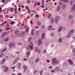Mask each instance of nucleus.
Listing matches in <instances>:
<instances>
[{
	"instance_id": "17",
	"label": "nucleus",
	"mask_w": 75,
	"mask_h": 75,
	"mask_svg": "<svg viewBox=\"0 0 75 75\" xmlns=\"http://www.w3.org/2000/svg\"><path fill=\"white\" fill-rule=\"evenodd\" d=\"M55 69L57 71V72H58V71H59V67H57L55 68Z\"/></svg>"
},
{
	"instance_id": "55",
	"label": "nucleus",
	"mask_w": 75,
	"mask_h": 75,
	"mask_svg": "<svg viewBox=\"0 0 75 75\" xmlns=\"http://www.w3.org/2000/svg\"><path fill=\"white\" fill-rule=\"evenodd\" d=\"M34 34V32H31L32 35H33Z\"/></svg>"
},
{
	"instance_id": "56",
	"label": "nucleus",
	"mask_w": 75,
	"mask_h": 75,
	"mask_svg": "<svg viewBox=\"0 0 75 75\" xmlns=\"http://www.w3.org/2000/svg\"><path fill=\"white\" fill-rule=\"evenodd\" d=\"M16 54H20V52L18 51H17L16 52Z\"/></svg>"
},
{
	"instance_id": "22",
	"label": "nucleus",
	"mask_w": 75,
	"mask_h": 75,
	"mask_svg": "<svg viewBox=\"0 0 75 75\" xmlns=\"http://www.w3.org/2000/svg\"><path fill=\"white\" fill-rule=\"evenodd\" d=\"M60 9H61V6H59L57 7V10L58 11H59L60 10Z\"/></svg>"
},
{
	"instance_id": "37",
	"label": "nucleus",
	"mask_w": 75,
	"mask_h": 75,
	"mask_svg": "<svg viewBox=\"0 0 75 75\" xmlns=\"http://www.w3.org/2000/svg\"><path fill=\"white\" fill-rule=\"evenodd\" d=\"M43 72V70H42L40 71V75H42V74Z\"/></svg>"
},
{
	"instance_id": "35",
	"label": "nucleus",
	"mask_w": 75,
	"mask_h": 75,
	"mask_svg": "<svg viewBox=\"0 0 75 75\" xmlns=\"http://www.w3.org/2000/svg\"><path fill=\"white\" fill-rule=\"evenodd\" d=\"M62 7L63 8H65V7H66V5H65V4L63 5H62Z\"/></svg>"
},
{
	"instance_id": "63",
	"label": "nucleus",
	"mask_w": 75,
	"mask_h": 75,
	"mask_svg": "<svg viewBox=\"0 0 75 75\" xmlns=\"http://www.w3.org/2000/svg\"><path fill=\"white\" fill-rule=\"evenodd\" d=\"M37 1H36L35 3V5L37 6Z\"/></svg>"
},
{
	"instance_id": "36",
	"label": "nucleus",
	"mask_w": 75,
	"mask_h": 75,
	"mask_svg": "<svg viewBox=\"0 0 75 75\" xmlns=\"http://www.w3.org/2000/svg\"><path fill=\"white\" fill-rule=\"evenodd\" d=\"M4 41H8V38H7L6 39H4Z\"/></svg>"
},
{
	"instance_id": "33",
	"label": "nucleus",
	"mask_w": 75,
	"mask_h": 75,
	"mask_svg": "<svg viewBox=\"0 0 75 75\" xmlns=\"http://www.w3.org/2000/svg\"><path fill=\"white\" fill-rule=\"evenodd\" d=\"M19 33V31L18 30H16L15 31V34L16 35L18 34Z\"/></svg>"
},
{
	"instance_id": "1",
	"label": "nucleus",
	"mask_w": 75,
	"mask_h": 75,
	"mask_svg": "<svg viewBox=\"0 0 75 75\" xmlns=\"http://www.w3.org/2000/svg\"><path fill=\"white\" fill-rule=\"evenodd\" d=\"M59 63V61L57 60V58H54L52 59V65H57Z\"/></svg>"
},
{
	"instance_id": "42",
	"label": "nucleus",
	"mask_w": 75,
	"mask_h": 75,
	"mask_svg": "<svg viewBox=\"0 0 75 75\" xmlns=\"http://www.w3.org/2000/svg\"><path fill=\"white\" fill-rule=\"evenodd\" d=\"M17 62L16 60H15L13 62V64H15L17 63Z\"/></svg>"
},
{
	"instance_id": "27",
	"label": "nucleus",
	"mask_w": 75,
	"mask_h": 75,
	"mask_svg": "<svg viewBox=\"0 0 75 75\" xmlns=\"http://www.w3.org/2000/svg\"><path fill=\"white\" fill-rule=\"evenodd\" d=\"M54 33H51L50 35L51 36V37H54Z\"/></svg>"
},
{
	"instance_id": "47",
	"label": "nucleus",
	"mask_w": 75,
	"mask_h": 75,
	"mask_svg": "<svg viewBox=\"0 0 75 75\" xmlns=\"http://www.w3.org/2000/svg\"><path fill=\"white\" fill-rule=\"evenodd\" d=\"M26 8V9H27V10H29V7H28V6H26L25 7Z\"/></svg>"
},
{
	"instance_id": "53",
	"label": "nucleus",
	"mask_w": 75,
	"mask_h": 75,
	"mask_svg": "<svg viewBox=\"0 0 75 75\" xmlns=\"http://www.w3.org/2000/svg\"><path fill=\"white\" fill-rule=\"evenodd\" d=\"M46 61H47V63H49V62H50V60H46Z\"/></svg>"
},
{
	"instance_id": "38",
	"label": "nucleus",
	"mask_w": 75,
	"mask_h": 75,
	"mask_svg": "<svg viewBox=\"0 0 75 75\" xmlns=\"http://www.w3.org/2000/svg\"><path fill=\"white\" fill-rule=\"evenodd\" d=\"M72 10H75V4L74 5V7H72Z\"/></svg>"
},
{
	"instance_id": "23",
	"label": "nucleus",
	"mask_w": 75,
	"mask_h": 75,
	"mask_svg": "<svg viewBox=\"0 0 75 75\" xmlns=\"http://www.w3.org/2000/svg\"><path fill=\"white\" fill-rule=\"evenodd\" d=\"M17 66L18 68H20V67H21V63H19L17 64Z\"/></svg>"
},
{
	"instance_id": "2",
	"label": "nucleus",
	"mask_w": 75,
	"mask_h": 75,
	"mask_svg": "<svg viewBox=\"0 0 75 75\" xmlns=\"http://www.w3.org/2000/svg\"><path fill=\"white\" fill-rule=\"evenodd\" d=\"M60 18V16H56L55 19V21L56 24H57L59 21V19Z\"/></svg>"
},
{
	"instance_id": "46",
	"label": "nucleus",
	"mask_w": 75,
	"mask_h": 75,
	"mask_svg": "<svg viewBox=\"0 0 75 75\" xmlns=\"http://www.w3.org/2000/svg\"><path fill=\"white\" fill-rule=\"evenodd\" d=\"M64 3H67V2H68L69 1L68 0H64Z\"/></svg>"
},
{
	"instance_id": "49",
	"label": "nucleus",
	"mask_w": 75,
	"mask_h": 75,
	"mask_svg": "<svg viewBox=\"0 0 75 75\" xmlns=\"http://www.w3.org/2000/svg\"><path fill=\"white\" fill-rule=\"evenodd\" d=\"M18 45H22V43H18Z\"/></svg>"
},
{
	"instance_id": "41",
	"label": "nucleus",
	"mask_w": 75,
	"mask_h": 75,
	"mask_svg": "<svg viewBox=\"0 0 75 75\" xmlns=\"http://www.w3.org/2000/svg\"><path fill=\"white\" fill-rule=\"evenodd\" d=\"M31 40H32V38H31V37L29 38V42L31 41Z\"/></svg>"
},
{
	"instance_id": "52",
	"label": "nucleus",
	"mask_w": 75,
	"mask_h": 75,
	"mask_svg": "<svg viewBox=\"0 0 75 75\" xmlns=\"http://www.w3.org/2000/svg\"><path fill=\"white\" fill-rule=\"evenodd\" d=\"M14 9V8H12L11 9V12H12L13 11V10Z\"/></svg>"
},
{
	"instance_id": "39",
	"label": "nucleus",
	"mask_w": 75,
	"mask_h": 75,
	"mask_svg": "<svg viewBox=\"0 0 75 75\" xmlns=\"http://www.w3.org/2000/svg\"><path fill=\"white\" fill-rule=\"evenodd\" d=\"M55 70L54 69H52L51 70V72H52V73H54V72H55Z\"/></svg>"
},
{
	"instance_id": "51",
	"label": "nucleus",
	"mask_w": 75,
	"mask_h": 75,
	"mask_svg": "<svg viewBox=\"0 0 75 75\" xmlns=\"http://www.w3.org/2000/svg\"><path fill=\"white\" fill-rule=\"evenodd\" d=\"M37 5H38V6H40V2H38L37 4Z\"/></svg>"
},
{
	"instance_id": "7",
	"label": "nucleus",
	"mask_w": 75,
	"mask_h": 75,
	"mask_svg": "<svg viewBox=\"0 0 75 75\" xmlns=\"http://www.w3.org/2000/svg\"><path fill=\"white\" fill-rule=\"evenodd\" d=\"M45 33H42L41 36V39H43L44 40V38H45Z\"/></svg>"
},
{
	"instance_id": "40",
	"label": "nucleus",
	"mask_w": 75,
	"mask_h": 75,
	"mask_svg": "<svg viewBox=\"0 0 75 75\" xmlns=\"http://www.w3.org/2000/svg\"><path fill=\"white\" fill-rule=\"evenodd\" d=\"M4 55V54H0V58L2 57Z\"/></svg>"
},
{
	"instance_id": "29",
	"label": "nucleus",
	"mask_w": 75,
	"mask_h": 75,
	"mask_svg": "<svg viewBox=\"0 0 75 75\" xmlns=\"http://www.w3.org/2000/svg\"><path fill=\"white\" fill-rule=\"evenodd\" d=\"M63 66H65V65H67V63L66 62H64L63 64Z\"/></svg>"
},
{
	"instance_id": "25",
	"label": "nucleus",
	"mask_w": 75,
	"mask_h": 75,
	"mask_svg": "<svg viewBox=\"0 0 75 75\" xmlns=\"http://www.w3.org/2000/svg\"><path fill=\"white\" fill-rule=\"evenodd\" d=\"M7 48H4L3 50L1 52H4V51H6L7 50Z\"/></svg>"
},
{
	"instance_id": "5",
	"label": "nucleus",
	"mask_w": 75,
	"mask_h": 75,
	"mask_svg": "<svg viewBox=\"0 0 75 75\" xmlns=\"http://www.w3.org/2000/svg\"><path fill=\"white\" fill-rule=\"evenodd\" d=\"M42 43V39L41 38H39L38 40V45H40Z\"/></svg>"
},
{
	"instance_id": "44",
	"label": "nucleus",
	"mask_w": 75,
	"mask_h": 75,
	"mask_svg": "<svg viewBox=\"0 0 75 75\" xmlns=\"http://www.w3.org/2000/svg\"><path fill=\"white\" fill-rule=\"evenodd\" d=\"M72 52H73V53H75V48H74L73 49Z\"/></svg>"
},
{
	"instance_id": "32",
	"label": "nucleus",
	"mask_w": 75,
	"mask_h": 75,
	"mask_svg": "<svg viewBox=\"0 0 75 75\" xmlns=\"http://www.w3.org/2000/svg\"><path fill=\"white\" fill-rule=\"evenodd\" d=\"M19 59H20V58H19V57H18L16 58L15 59V61H16V62H17V61H18V60H19Z\"/></svg>"
},
{
	"instance_id": "21",
	"label": "nucleus",
	"mask_w": 75,
	"mask_h": 75,
	"mask_svg": "<svg viewBox=\"0 0 75 75\" xmlns=\"http://www.w3.org/2000/svg\"><path fill=\"white\" fill-rule=\"evenodd\" d=\"M44 1L43 0L42 2V5L41 6V7H42V8H44Z\"/></svg>"
},
{
	"instance_id": "26",
	"label": "nucleus",
	"mask_w": 75,
	"mask_h": 75,
	"mask_svg": "<svg viewBox=\"0 0 75 75\" xmlns=\"http://www.w3.org/2000/svg\"><path fill=\"white\" fill-rule=\"evenodd\" d=\"M39 61V58H37L35 60V62H36V63H37V62H38Z\"/></svg>"
},
{
	"instance_id": "62",
	"label": "nucleus",
	"mask_w": 75,
	"mask_h": 75,
	"mask_svg": "<svg viewBox=\"0 0 75 75\" xmlns=\"http://www.w3.org/2000/svg\"><path fill=\"white\" fill-rule=\"evenodd\" d=\"M23 61H27V59H23Z\"/></svg>"
},
{
	"instance_id": "24",
	"label": "nucleus",
	"mask_w": 75,
	"mask_h": 75,
	"mask_svg": "<svg viewBox=\"0 0 75 75\" xmlns=\"http://www.w3.org/2000/svg\"><path fill=\"white\" fill-rule=\"evenodd\" d=\"M36 24H37V25H41V22H38Z\"/></svg>"
},
{
	"instance_id": "9",
	"label": "nucleus",
	"mask_w": 75,
	"mask_h": 75,
	"mask_svg": "<svg viewBox=\"0 0 75 75\" xmlns=\"http://www.w3.org/2000/svg\"><path fill=\"white\" fill-rule=\"evenodd\" d=\"M5 61H6V59L4 58L1 61L0 64L1 65H3L5 62Z\"/></svg>"
},
{
	"instance_id": "34",
	"label": "nucleus",
	"mask_w": 75,
	"mask_h": 75,
	"mask_svg": "<svg viewBox=\"0 0 75 75\" xmlns=\"http://www.w3.org/2000/svg\"><path fill=\"white\" fill-rule=\"evenodd\" d=\"M24 32H22L20 34V35L21 36H23L24 35Z\"/></svg>"
},
{
	"instance_id": "54",
	"label": "nucleus",
	"mask_w": 75,
	"mask_h": 75,
	"mask_svg": "<svg viewBox=\"0 0 75 75\" xmlns=\"http://www.w3.org/2000/svg\"><path fill=\"white\" fill-rule=\"evenodd\" d=\"M42 28L43 29H44V25H42Z\"/></svg>"
},
{
	"instance_id": "61",
	"label": "nucleus",
	"mask_w": 75,
	"mask_h": 75,
	"mask_svg": "<svg viewBox=\"0 0 75 75\" xmlns=\"http://www.w3.org/2000/svg\"><path fill=\"white\" fill-rule=\"evenodd\" d=\"M21 7L23 8L24 7V5H21Z\"/></svg>"
},
{
	"instance_id": "57",
	"label": "nucleus",
	"mask_w": 75,
	"mask_h": 75,
	"mask_svg": "<svg viewBox=\"0 0 75 75\" xmlns=\"http://www.w3.org/2000/svg\"><path fill=\"white\" fill-rule=\"evenodd\" d=\"M6 23H7V21H4L3 23L4 24H6Z\"/></svg>"
},
{
	"instance_id": "59",
	"label": "nucleus",
	"mask_w": 75,
	"mask_h": 75,
	"mask_svg": "<svg viewBox=\"0 0 75 75\" xmlns=\"http://www.w3.org/2000/svg\"><path fill=\"white\" fill-rule=\"evenodd\" d=\"M15 67H16L15 66H14L13 67H11V69H14V68H15Z\"/></svg>"
},
{
	"instance_id": "16",
	"label": "nucleus",
	"mask_w": 75,
	"mask_h": 75,
	"mask_svg": "<svg viewBox=\"0 0 75 75\" xmlns=\"http://www.w3.org/2000/svg\"><path fill=\"white\" fill-rule=\"evenodd\" d=\"M35 50L36 52H39L40 51V50L38 49V47H36L35 48Z\"/></svg>"
},
{
	"instance_id": "12",
	"label": "nucleus",
	"mask_w": 75,
	"mask_h": 75,
	"mask_svg": "<svg viewBox=\"0 0 75 75\" xmlns=\"http://www.w3.org/2000/svg\"><path fill=\"white\" fill-rule=\"evenodd\" d=\"M23 69L25 71H24V72H25L26 70H27V69H28L27 66H23Z\"/></svg>"
},
{
	"instance_id": "31",
	"label": "nucleus",
	"mask_w": 75,
	"mask_h": 75,
	"mask_svg": "<svg viewBox=\"0 0 75 75\" xmlns=\"http://www.w3.org/2000/svg\"><path fill=\"white\" fill-rule=\"evenodd\" d=\"M28 31H29V28H28L26 29V32L27 33H28Z\"/></svg>"
},
{
	"instance_id": "28",
	"label": "nucleus",
	"mask_w": 75,
	"mask_h": 75,
	"mask_svg": "<svg viewBox=\"0 0 75 75\" xmlns=\"http://www.w3.org/2000/svg\"><path fill=\"white\" fill-rule=\"evenodd\" d=\"M5 34H6V33L4 32L2 35L1 37L2 38H3L5 36Z\"/></svg>"
},
{
	"instance_id": "4",
	"label": "nucleus",
	"mask_w": 75,
	"mask_h": 75,
	"mask_svg": "<svg viewBox=\"0 0 75 75\" xmlns=\"http://www.w3.org/2000/svg\"><path fill=\"white\" fill-rule=\"evenodd\" d=\"M14 46H15V43L14 42H12L9 44V47L10 48H12Z\"/></svg>"
},
{
	"instance_id": "19",
	"label": "nucleus",
	"mask_w": 75,
	"mask_h": 75,
	"mask_svg": "<svg viewBox=\"0 0 75 75\" xmlns=\"http://www.w3.org/2000/svg\"><path fill=\"white\" fill-rule=\"evenodd\" d=\"M26 55H31V51H28L27 52Z\"/></svg>"
},
{
	"instance_id": "13",
	"label": "nucleus",
	"mask_w": 75,
	"mask_h": 75,
	"mask_svg": "<svg viewBox=\"0 0 75 75\" xmlns=\"http://www.w3.org/2000/svg\"><path fill=\"white\" fill-rule=\"evenodd\" d=\"M71 35L72 34L69 32L67 35V38H69V37H71Z\"/></svg>"
},
{
	"instance_id": "18",
	"label": "nucleus",
	"mask_w": 75,
	"mask_h": 75,
	"mask_svg": "<svg viewBox=\"0 0 75 75\" xmlns=\"http://www.w3.org/2000/svg\"><path fill=\"white\" fill-rule=\"evenodd\" d=\"M8 67H6L5 69L4 72H7V71H8Z\"/></svg>"
},
{
	"instance_id": "8",
	"label": "nucleus",
	"mask_w": 75,
	"mask_h": 75,
	"mask_svg": "<svg viewBox=\"0 0 75 75\" xmlns=\"http://www.w3.org/2000/svg\"><path fill=\"white\" fill-rule=\"evenodd\" d=\"M54 21H55V20L54 19V18H51L50 19V23H54Z\"/></svg>"
},
{
	"instance_id": "45",
	"label": "nucleus",
	"mask_w": 75,
	"mask_h": 75,
	"mask_svg": "<svg viewBox=\"0 0 75 75\" xmlns=\"http://www.w3.org/2000/svg\"><path fill=\"white\" fill-rule=\"evenodd\" d=\"M46 51L47 50H46V49H45L43 51V53L45 54V53H46Z\"/></svg>"
},
{
	"instance_id": "60",
	"label": "nucleus",
	"mask_w": 75,
	"mask_h": 75,
	"mask_svg": "<svg viewBox=\"0 0 75 75\" xmlns=\"http://www.w3.org/2000/svg\"><path fill=\"white\" fill-rule=\"evenodd\" d=\"M18 11L20 12V10H21V8H18Z\"/></svg>"
},
{
	"instance_id": "50",
	"label": "nucleus",
	"mask_w": 75,
	"mask_h": 75,
	"mask_svg": "<svg viewBox=\"0 0 75 75\" xmlns=\"http://www.w3.org/2000/svg\"><path fill=\"white\" fill-rule=\"evenodd\" d=\"M11 24H14V21H13L10 23Z\"/></svg>"
},
{
	"instance_id": "14",
	"label": "nucleus",
	"mask_w": 75,
	"mask_h": 75,
	"mask_svg": "<svg viewBox=\"0 0 75 75\" xmlns=\"http://www.w3.org/2000/svg\"><path fill=\"white\" fill-rule=\"evenodd\" d=\"M62 38H59L58 40V41L59 43H61L62 42Z\"/></svg>"
},
{
	"instance_id": "58",
	"label": "nucleus",
	"mask_w": 75,
	"mask_h": 75,
	"mask_svg": "<svg viewBox=\"0 0 75 75\" xmlns=\"http://www.w3.org/2000/svg\"><path fill=\"white\" fill-rule=\"evenodd\" d=\"M11 28H6V30H10V29H11Z\"/></svg>"
},
{
	"instance_id": "20",
	"label": "nucleus",
	"mask_w": 75,
	"mask_h": 75,
	"mask_svg": "<svg viewBox=\"0 0 75 75\" xmlns=\"http://www.w3.org/2000/svg\"><path fill=\"white\" fill-rule=\"evenodd\" d=\"M72 18H73V16H72V15H69L68 17L69 19H72Z\"/></svg>"
},
{
	"instance_id": "30",
	"label": "nucleus",
	"mask_w": 75,
	"mask_h": 75,
	"mask_svg": "<svg viewBox=\"0 0 75 75\" xmlns=\"http://www.w3.org/2000/svg\"><path fill=\"white\" fill-rule=\"evenodd\" d=\"M51 14L50 13L49 14V15H48V18H51Z\"/></svg>"
},
{
	"instance_id": "3",
	"label": "nucleus",
	"mask_w": 75,
	"mask_h": 75,
	"mask_svg": "<svg viewBox=\"0 0 75 75\" xmlns=\"http://www.w3.org/2000/svg\"><path fill=\"white\" fill-rule=\"evenodd\" d=\"M65 28V27H63V26H59V28L58 29V32H61V31H62V30L63 29H64Z\"/></svg>"
},
{
	"instance_id": "64",
	"label": "nucleus",
	"mask_w": 75,
	"mask_h": 75,
	"mask_svg": "<svg viewBox=\"0 0 75 75\" xmlns=\"http://www.w3.org/2000/svg\"><path fill=\"white\" fill-rule=\"evenodd\" d=\"M59 71H60V72H62V71H63L62 69H60L59 70Z\"/></svg>"
},
{
	"instance_id": "6",
	"label": "nucleus",
	"mask_w": 75,
	"mask_h": 75,
	"mask_svg": "<svg viewBox=\"0 0 75 75\" xmlns=\"http://www.w3.org/2000/svg\"><path fill=\"white\" fill-rule=\"evenodd\" d=\"M67 62L69 64H70V65H74V63L71 59H69L67 61Z\"/></svg>"
},
{
	"instance_id": "15",
	"label": "nucleus",
	"mask_w": 75,
	"mask_h": 75,
	"mask_svg": "<svg viewBox=\"0 0 75 75\" xmlns=\"http://www.w3.org/2000/svg\"><path fill=\"white\" fill-rule=\"evenodd\" d=\"M52 25H50L48 26V30L49 31H50L51 30H52Z\"/></svg>"
},
{
	"instance_id": "11",
	"label": "nucleus",
	"mask_w": 75,
	"mask_h": 75,
	"mask_svg": "<svg viewBox=\"0 0 75 75\" xmlns=\"http://www.w3.org/2000/svg\"><path fill=\"white\" fill-rule=\"evenodd\" d=\"M33 45H32L30 46H29L28 48V49H29V48H30V50H33Z\"/></svg>"
},
{
	"instance_id": "43",
	"label": "nucleus",
	"mask_w": 75,
	"mask_h": 75,
	"mask_svg": "<svg viewBox=\"0 0 75 75\" xmlns=\"http://www.w3.org/2000/svg\"><path fill=\"white\" fill-rule=\"evenodd\" d=\"M73 4V0H72L70 2V5H72Z\"/></svg>"
},
{
	"instance_id": "10",
	"label": "nucleus",
	"mask_w": 75,
	"mask_h": 75,
	"mask_svg": "<svg viewBox=\"0 0 75 75\" xmlns=\"http://www.w3.org/2000/svg\"><path fill=\"white\" fill-rule=\"evenodd\" d=\"M74 32H75V29H72L70 31L69 33L71 34H72L74 33Z\"/></svg>"
},
{
	"instance_id": "48",
	"label": "nucleus",
	"mask_w": 75,
	"mask_h": 75,
	"mask_svg": "<svg viewBox=\"0 0 75 75\" xmlns=\"http://www.w3.org/2000/svg\"><path fill=\"white\" fill-rule=\"evenodd\" d=\"M17 10H15V14H17Z\"/></svg>"
}]
</instances>
